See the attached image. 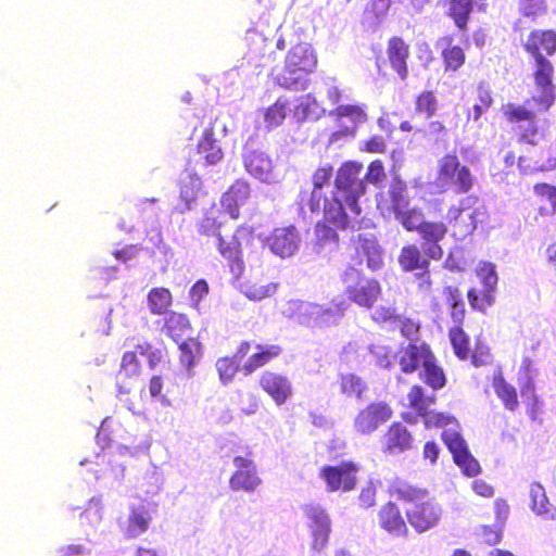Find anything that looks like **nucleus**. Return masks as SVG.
I'll list each match as a JSON object with an SVG mask.
<instances>
[{
  "instance_id": "obj_1",
  "label": "nucleus",
  "mask_w": 556,
  "mask_h": 556,
  "mask_svg": "<svg viewBox=\"0 0 556 556\" xmlns=\"http://www.w3.org/2000/svg\"><path fill=\"white\" fill-rule=\"evenodd\" d=\"M388 494L400 502L413 504L406 509L405 517L416 532L422 533L439 525L442 508L428 489L396 477L388 485Z\"/></svg>"
},
{
  "instance_id": "obj_2",
  "label": "nucleus",
  "mask_w": 556,
  "mask_h": 556,
  "mask_svg": "<svg viewBox=\"0 0 556 556\" xmlns=\"http://www.w3.org/2000/svg\"><path fill=\"white\" fill-rule=\"evenodd\" d=\"M226 223L220 215L214 212H206L197 224V230L200 236L215 238L216 250L227 262L232 273L241 274L244 269L243 248L248 247L253 240V228L245 225H239L231 235H224L223 229Z\"/></svg>"
},
{
  "instance_id": "obj_3",
  "label": "nucleus",
  "mask_w": 556,
  "mask_h": 556,
  "mask_svg": "<svg viewBox=\"0 0 556 556\" xmlns=\"http://www.w3.org/2000/svg\"><path fill=\"white\" fill-rule=\"evenodd\" d=\"M318 64L317 53L307 42L292 46L286 54L283 67L274 77L279 87L287 90H305L308 86V76L313 74Z\"/></svg>"
},
{
  "instance_id": "obj_4",
  "label": "nucleus",
  "mask_w": 556,
  "mask_h": 556,
  "mask_svg": "<svg viewBox=\"0 0 556 556\" xmlns=\"http://www.w3.org/2000/svg\"><path fill=\"white\" fill-rule=\"evenodd\" d=\"M343 293L350 303L358 307L371 309L382 295V287L378 279L367 277L354 265H348L340 274Z\"/></svg>"
},
{
  "instance_id": "obj_5",
  "label": "nucleus",
  "mask_w": 556,
  "mask_h": 556,
  "mask_svg": "<svg viewBox=\"0 0 556 556\" xmlns=\"http://www.w3.org/2000/svg\"><path fill=\"white\" fill-rule=\"evenodd\" d=\"M476 176L454 152L445 153L437 162L435 185L442 191L466 194L476 185Z\"/></svg>"
},
{
  "instance_id": "obj_6",
  "label": "nucleus",
  "mask_w": 556,
  "mask_h": 556,
  "mask_svg": "<svg viewBox=\"0 0 556 556\" xmlns=\"http://www.w3.org/2000/svg\"><path fill=\"white\" fill-rule=\"evenodd\" d=\"M408 232H417L421 239L425 254L433 260L440 261L444 256V251L440 244L448 232V227L443 220H427L421 208L406 216L402 226Z\"/></svg>"
},
{
  "instance_id": "obj_7",
  "label": "nucleus",
  "mask_w": 556,
  "mask_h": 556,
  "mask_svg": "<svg viewBox=\"0 0 556 556\" xmlns=\"http://www.w3.org/2000/svg\"><path fill=\"white\" fill-rule=\"evenodd\" d=\"M363 164L358 161H345L337 170L334 177L333 193L341 197L350 212L359 217L362 207L358 203L359 198L367 191V185L361 177Z\"/></svg>"
},
{
  "instance_id": "obj_8",
  "label": "nucleus",
  "mask_w": 556,
  "mask_h": 556,
  "mask_svg": "<svg viewBox=\"0 0 556 556\" xmlns=\"http://www.w3.org/2000/svg\"><path fill=\"white\" fill-rule=\"evenodd\" d=\"M482 215L479 198L475 194H468L462 198L457 204L448 207L446 225L452 228L453 236L456 239H465L473 233Z\"/></svg>"
},
{
  "instance_id": "obj_9",
  "label": "nucleus",
  "mask_w": 556,
  "mask_h": 556,
  "mask_svg": "<svg viewBox=\"0 0 556 556\" xmlns=\"http://www.w3.org/2000/svg\"><path fill=\"white\" fill-rule=\"evenodd\" d=\"M554 73V65L547 58L534 59L532 77L539 93L528 98L526 104L534 103L539 112H547L554 105L556 100Z\"/></svg>"
},
{
  "instance_id": "obj_10",
  "label": "nucleus",
  "mask_w": 556,
  "mask_h": 556,
  "mask_svg": "<svg viewBox=\"0 0 556 556\" xmlns=\"http://www.w3.org/2000/svg\"><path fill=\"white\" fill-rule=\"evenodd\" d=\"M502 111L505 119L510 124L527 122L526 126H519V142L532 146L538 144L540 137L543 136V131L540 130L538 125L536 113L540 112L534 103L526 104V101L523 104L507 103L503 105Z\"/></svg>"
},
{
  "instance_id": "obj_11",
  "label": "nucleus",
  "mask_w": 556,
  "mask_h": 556,
  "mask_svg": "<svg viewBox=\"0 0 556 556\" xmlns=\"http://www.w3.org/2000/svg\"><path fill=\"white\" fill-rule=\"evenodd\" d=\"M329 117L337 126V130L331 134L332 141L355 137L358 127L369 118L367 105L363 103L339 104L329 112Z\"/></svg>"
},
{
  "instance_id": "obj_12",
  "label": "nucleus",
  "mask_w": 556,
  "mask_h": 556,
  "mask_svg": "<svg viewBox=\"0 0 556 556\" xmlns=\"http://www.w3.org/2000/svg\"><path fill=\"white\" fill-rule=\"evenodd\" d=\"M361 466L354 460H343L337 465H325L319 469V478L329 493H348L358 484Z\"/></svg>"
},
{
  "instance_id": "obj_13",
  "label": "nucleus",
  "mask_w": 556,
  "mask_h": 556,
  "mask_svg": "<svg viewBox=\"0 0 556 556\" xmlns=\"http://www.w3.org/2000/svg\"><path fill=\"white\" fill-rule=\"evenodd\" d=\"M476 274L483 285V290L479 293L475 288H471L467 292V298L473 309L483 312L495 302L494 293L498 277L495 265L484 261L479 263Z\"/></svg>"
},
{
  "instance_id": "obj_14",
  "label": "nucleus",
  "mask_w": 556,
  "mask_h": 556,
  "mask_svg": "<svg viewBox=\"0 0 556 556\" xmlns=\"http://www.w3.org/2000/svg\"><path fill=\"white\" fill-rule=\"evenodd\" d=\"M392 416L393 408L386 401L370 402L357 412L353 420V428L358 434L369 435L389 421Z\"/></svg>"
},
{
  "instance_id": "obj_15",
  "label": "nucleus",
  "mask_w": 556,
  "mask_h": 556,
  "mask_svg": "<svg viewBox=\"0 0 556 556\" xmlns=\"http://www.w3.org/2000/svg\"><path fill=\"white\" fill-rule=\"evenodd\" d=\"M414 433L402 422L390 424L380 438V448L387 456H396L415 447Z\"/></svg>"
},
{
  "instance_id": "obj_16",
  "label": "nucleus",
  "mask_w": 556,
  "mask_h": 556,
  "mask_svg": "<svg viewBox=\"0 0 556 556\" xmlns=\"http://www.w3.org/2000/svg\"><path fill=\"white\" fill-rule=\"evenodd\" d=\"M232 463L236 470L229 478V488L235 492L243 491L250 493L255 491L262 483V480L257 475L252 454L235 456Z\"/></svg>"
},
{
  "instance_id": "obj_17",
  "label": "nucleus",
  "mask_w": 556,
  "mask_h": 556,
  "mask_svg": "<svg viewBox=\"0 0 556 556\" xmlns=\"http://www.w3.org/2000/svg\"><path fill=\"white\" fill-rule=\"evenodd\" d=\"M409 198L407 195V186L401 179H394L388 190V197L378 200V207L392 213L395 219L403 226L406 216L415 211L416 207L408 208Z\"/></svg>"
},
{
  "instance_id": "obj_18",
  "label": "nucleus",
  "mask_w": 556,
  "mask_h": 556,
  "mask_svg": "<svg viewBox=\"0 0 556 556\" xmlns=\"http://www.w3.org/2000/svg\"><path fill=\"white\" fill-rule=\"evenodd\" d=\"M434 355L430 345L424 341L409 342L397 352V363L403 374L419 372Z\"/></svg>"
},
{
  "instance_id": "obj_19",
  "label": "nucleus",
  "mask_w": 556,
  "mask_h": 556,
  "mask_svg": "<svg viewBox=\"0 0 556 556\" xmlns=\"http://www.w3.org/2000/svg\"><path fill=\"white\" fill-rule=\"evenodd\" d=\"M304 514L309 521L312 547L316 551L324 549L328 544L331 532V522L328 514L323 507L314 504L306 505Z\"/></svg>"
},
{
  "instance_id": "obj_20",
  "label": "nucleus",
  "mask_w": 556,
  "mask_h": 556,
  "mask_svg": "<svg viewBox=\"0 0 556 556\" xmlns=\"http://www.w3.org/2000/svg\"><path fill=\"white\" fill-rule=\"evenodd\" d=\"M142 364L137 351H126L122 355L119 368L115 376V384L119 393H129L142 376Z\"/></svg>"
},
{
  "instance_id": "obj_21",
  "label": "nucleus",
  "mask_w": 556,
  "mask_h": 556,
  "mask_svg": "<svg viewBox=\"0 0 556 556\" xmlns=\"http://www.w3.org/2000/svg\"><path fill=\"white\" fill-rule=\"evenodd\" d=\"M258 386L278 406L283 405L293 394L289 378L276 371H263L258 378Z\"/></svg>"
},
{
  "instance_id": "obj_22",
  "label": "nucleus",
  "mask_w": 556,
  "mask_h": 556,
  "mask_svg": "<svg viewBox=\"0 0 556 556\" xmlns=\"http://www.w3.org/2000/svg\"><path fill=\"white\" fill-rule=\"evenodd\" d=\"M252 194L250 185L243 179H237L220 197V206L231 219L240 217V208L244 206Z\"/></svg>"
},
{
  "instance_id": "obj_23",
  "label": "nucleus",
  "mask_w": 556,
  "mask_h": 556,
  "mask_svg": "<svg viewBox=\"0 0 556 556\" xmlns=\"http://www.w3.org/2000/svg\"><path fill=\"white\" fill-rule=\"evenodd\" d=\"M378 523L380 528L391 536L406 538L408 527L396 503L389 501L378 510Z\"/></svg>"
},
{
  "instance_id": "obj_24",
  "label": "nucleus",
  "mask_w": 556,
  "mask_h": 556,
  "mask_svg": "<svg viewBox=\"0 0 556 556\" xmlns=\"http://www.w3.org/2000/svg\"><path fill=\"white\" fill-rule=\"evenodd\" d=\"M353 248L354 258L358 264H362L365 260L371 271H378L383 267V251L375 238L358 235L353 241Z\"/></svg>"
},
{
  "instance_id": "obj_25",
  "label": "nucleus",
  "mask_w": 556,
  "mask_h": 556,
  "mask_svg": "<svg viewBox=\"0 0 556 556\" xmlns=\"http://www.w3.org/2000/svg\"><path fill=\"white\" fill-rule=\"evenodd\" d=\"M523 49L533 59L553 56L556 53V30H531L523 43Z\"/></svg>"
},
{
  "instance_id": "obj_26",
  "label": "nucleus",
  "mask_w": 556,
  "mask_h": 556,
  "mask_svg": "<svg viewBox=\"0 0 556 556\" xmlns=\"http://www.w3.org/2000/svg\"><path fill=\"white\" fill-rule=\"evenodd\" d=\"M300 236L294 226L280 227L273 230L267 238L270 251L280 256H292L299 249Z\"/></svg>"
},
{
  "instance_id": "obj_27",
  "label": "nucleus",
  "mask_w": 556,
  "mask_h": 556,
  "mask_svg": "<svg viewBox=\"0 0 556 556\" xmlns=\"http://www.w3.org/2000/svg\"><path fill=\"white\" fill-rule=\"evenodd\" d=\"M343 201L341 197L333 192L330 198H324L323 220L340 230L354 228L355 224L359 223V217H355V215L350 217L348 215L343 206Z\"/></svg>"
},
{
  "instance_id": "obj_28",
  "label": "nucleus",
  "mask_w": 556,
  "mask_h": 556,
  "mask_svg": "<svg viewBox=\"0 0 556 556\" xmlns=\"http://www.w3.org/2000/svg\"><path fill=\"white\" fill-rule=\"evenodd\" d=\"M387 58L392 71L402 80L408 77V59L410 56L409 45L400 36H392L387 42Z\"/></svg>"
},
{
  "instance_id": "obj_29",
  "label": "nucleus",
  "mask_w": 556,
  "mask_h": 556,
  "mask_svg": "<svg viewBox=\"0 0 556 556\" xmlns=\"http://www.w3.org/2000/svg\"><path fill=\"white\" fill-rule=\"evenodd\" d=\"M251 350V342L243 340L239 343L233 355L219 357L216 361V370L220 382L229 384L240 370V359L244 358Z\"/></svg>"
},
{
  "instance_id": "obj_30",
  "label": "nucleus",
  "mask_w": 556,
  "mask_h": 556,
  "mask_svg": "<svg viewBox=\"0 0 556 556\" xmlns=\"http://www.w3.org/2000/svg\"><path fill=\"white\" fill-rule=\"evenodd\" d=\"M283 352L280 344H261L255 345V352L252 353L245 363L242 365L241 370L244 376L254 374L260 368L270 364L274 359L278 358Z\"/></svg>"
},
{
  "instance_id": "obj_31",
  "label": "nucleus",
  "mask_w": 556,
  "mask_h": 556,
  "mask_svg": "<svg viewBox=\"0 0 556 556\" xmlns=\"http://www.w3.org/2000/svg\"><path fill=\"white\" fill-rule=\"evenodd\" d=\"M475 4L476 0H444L446 15L454 22V25L460 33L468 30Z\"/></svg>"
},
{
  "instance_id": "obj_32",
  "label": "nucleus",
  "mask_w": 556,
  "mask_h": 556,
  "mask_svg": "<svg viewBox=\"0 0 556 556\" xmlns=\"http://www.w3.org/2000/svg\"><path fill=\"white\" fill-rule=\"evenodd\" d=\"M337 383L339 392L348 399L362 401L368 391L367 382L355 372L339 374Z\"/></svg>"
},
{
  "instance_id": "obj_33",
  "label": "nucleus",
  "mask_w": 556,
  "mask_h": 556,
  "mask_svg": "<svg viewBox=\"0 0 556 556\" xmlns=\"http://www.w3.org/2000/svg\"><path fill=\"white\" fill-rule=\"evenodd\" d=\"M430 258L414 243L404 245L397 256V263L403 271H415L430 267Z\"/></svg>"
},
{
  "instance_id": "obj_34",
  "label": "nucleus",
  "mask_w": 556,
  "mask_h": 556,
  "mask_svg": "<svg viewBox=\"0 0 556 556\" xmlns=\"http://www.w3.org/2000/svg\"><path fill=\"white\" fill-rule=\"evenodd\" d=\"M162 329L173 341L179 343L192 330V326L186 314L172 311L164 317Z\"/></svg>"
},
{
  "instance_id": "obj_35",
  "label": "nucleus",
  "mask_w": 556,
  "mask_h": 556,
  "mask_svg": "<svg viewBox=\"0 0 556 556\" xmlns=\"http://www.w3.org/2000/svg\"><path fill=\"white\" fill-rule=\"evenodd\" d=\"M241 292L251 301H262L274 295L278 283L264 278H250L240 287Z\"/></svg>"
},
{
  "instance_id": "obj_36",
  "label": "nucleus",
  "mask_w": 556,
  "mask_h": 556,
  "mask_svg": "<svg viewBox=\"0 0 556 556\" xmlns=\"http://www.w3.org/2000/svg\"><path fill=\"white\" fill-rule=\"evenodd\" d=\"M333 175V167L330 164H325L316 168L312 176L313 190L308 200V207L311 212L320 211V201L323 199L321 189L327 185Z\"/></svg>"
},
{
  "instance_id": "obj_37",
  "label": "nucleus",
  "mask_w": 556,
  "mask_h": 556,
  "mask_svg": "<svg viewBox=\"0 0 556 556\" xmlns=\"http://www.w3.org/2000/svg\"><path fill=\"white\" fill-rule=\"evenodd\" d=\"M392 0H368L362 13V23L368 27H378L388 16Z\"/></svg>"
},
{
  "instance_id": "obj_38",
  "label": "nucleus",
  "mask_w": 556,
  "mask_h": 556,
  "mask_svg": "<svg viewBox=\"0 0 556 556\" xmlns=\"http://www.w3.org/2000/svg\"><path fill=\"white\" fill-rule=\"evenodd\" d=\"M492 386L496 396L502 401L505 409L515 412L519 407L516 388L506 381L501 371L493 376Z\"/></svg>"
},
{
  "instance_id": "obj_39",
  "label": "nucleus",
  "mask_w": 556,
  "mask_h": 556,
  "mask_svg": "<svg viewBox=\"0 0 556 556\" xmlns=\"http://www.w3.org/2000/svg\"><path fill=\"white\" fill-rule=\"evenodd\" d=\"M244 166L247 170L261 180H267L271 170V160L261 151H250L244 156Z\"/></svg>"
},
{
  "instance_id": "obj_40",
  "label": "nucleus",
  "mask_w": 556,
  "mask_h": 556,
  "mask_svg": "<svg viewBox=\"0 0 556 556\" xmlns=\"http://www.w3.org/2000/svg\"><path fill=\"white\" fill-rule=\"evenodd\" d=\"M198 152L203 155L206 164L215 165L223 160L224 153L214 138V127H207L199 140Z\"/></svg>"
},
{
  "instance_id": "obj_41",
  "label": "nucleus",
  "mask_w": 556,
  "mask_h": 556,
  "mask_svg": "<svg viewBox=\"0 0 556 556\" xmlns=\"http://www.w3.org/2000/svg\"><path fill=\"white\" fill-rule=\"evenodd\" d=\"M444 40L446 47L441 51L443 68L445 73H455L464 66L466 53L460 46L453 45L452 37H445Z\"/></svg>"
},
{
  "instance_id": "obj_42",
  "label": "nucleus",
  "mask_w": 556,
  "mask_h": 556,
  "mask_svg": "<svg viewBox=\"0 0 556 556\" xmlns=\"http://www.w3.org/2000/svg\"><path fill=\"white\" fill-rule=\"evenodd\" d=\"M531 508L536 514L545 519L556 518V507L553 506L545 493L544 488L540 483H532L530 485Z\"/></svg>"
},
{
  "instance_id": "obj_43",
  "label": "nucleus",
  "mask_w": 556,
  "mask_h": 556,
  "mask_svg": "<svg viewBox=\"0 0 556 556\" xmlns=\"http://www.w3.org/2000/svg\"><path fill=\"white\" fill-rule=\"evenodd\" d=\"M418 376L433 391L443 389L447 381L444 369L438 364L435 354L418 372Z\"/></svg>"
},
{
  "instance_id": "obj_44",
  "label": "nucleus",
  "mask_w": 556,
  "mask_h": 556,
  "mask_svg": "<svg viewBox=\"0 0 556 556\" xmlns=\"http://www.w3.org/2000/svg\"><path fill=\"white\" fill-rule=\"evenodd\" d=\"M407 401L408 407L420 417L426 415L430 406L437 402V396L434 394H427L420 384H414L407 393Z\"/></svg>"
},
{
  "instance_id": "obj_45",
  "label": "nucleus",
  "mask_w": 556,
  "mask_h": 556,
  "mask_svg": "<svg viewBox=\"0 0 556 556\" xmlns=\"http://www.w3.org/2000/svg\"><path fill=\"white\" fill-rule=\"evenodd\" d=\"M439 109L438 98L432 90H422L419 92L414 100V112L416 115L430 119L432 118Z\"/></svg>"
},
{
  "instance_id": "obj_46",
  "label": "nucleus",
  "mask_w": 556,
  "mask_h": 556,
  "mask_svg": "<svg viewBox=\"0 0 556 556\" xmlns=\"http://www.w3.org/2000/svg\"><path fill=\"white\" fill-rule=\"evenodd\" d=\"M148 306L153 315H163L173 303V295L167 288H152L148 293Z\"/></svg>"
},
{
  "instance_id": "obj_47",
  "label": "nucleus",
  "mask_w": 556,
  "mask_h": 556,
  "mask_svg": "<svg viewBox=\"0 0 556 556\" xmlns=\"http://www.w3.org/2000/svg\"><path fill=\"white\" fill-rule=\"evenodd\" d=\"M179 361L187 369L192 368L202 356V345L193 338L179 341Z\"/></svg>"
},
{
  "instance_id": "obj_48",
  "label": "nucleus",
  "mask_w": 556,
  "mask_h": 556,
  "mask_svg": "<svg viewBox=\"0 0 556 556\" xmlns=\"http://www.w3.org/2000/svg\"><path fill=\"white\" fill-rule=\"evenodd\" d=\"M287 98L279 97L264 113V122L267 128H276L282 125L289 111Z\"/></svg>"
},
{
  "instance_id": "obj_49",
  "label": "nucleus",
  "mask_w": 556,
  "mask_h": 556,
  "mask_svg": "<svg viewBox=\"0 0 556 556\" xmlns=\"http://www.w3.org/2000/svg\"><path fill=\"white\" fill-rule=\"evenodd\" d=\"M151 516L148 511L132 508L128 517V525L126 529L127 538L134 539L148 531Z\"/></svg>"
},
{
  "instance_id": "obj_50",
  "label": "nucleus",
  "mask_w": 556,
  "mask_h": 556,
  "mask_svg": "<svg viewBox=\"0 0 556 556\" xmlns=\"http://www.w3.org/2000/svg\"><path fill=\"white\" fill-rule=\"evenodd\" d=\"M448 339L452 344L454 354L460 361H465L469 356V337L464 331L463 326H454L448 330Z\"/></svg>"
},
{
  "instance_id": "obj_51",
  "label": "nucleus",
  "mask_w": 556,
  "mask_h": 556,
  "mask_svg": "<svg viewBox=\"0 0 556 556\" xmlns=\"http://www.w3.org/2000/svg\"><path fill=\"white\" fill-rule=\"evenodd\" d=\"M518 10L522 16L535 21L547 12V3L546 0H519Z\"/></svg>"
},
{
  "instance_id": "obj_52",
  "label": "nucleus",
  "mask_w": 556,
  "mask_h": 556,
  "mask_svg": "<svg viewBox=\"0 0 556 556\" xmlns=\"http://www.w3.org/2000/svg\"><path fill=\"white\" fill-rule=\"evenodd\" d=\"M271 46L267 39L257 36L251 40L249 48V55L252 61H255L258 65L263 63V61L270 56Z\"/></svg>"
},
{
  "instance_id": "obj_53",
  "label": "nucleus",
  "mask_w": 556,
  "mask_h": 556,
  "mask_svg": "<svg viewBox=\"0 0 556 556\" xmlns=\"http://www.w3.org/2000/svg\"><path fill=\"white\" fill-rule=\"evenodd\" d=\"M441 438L448 451L452 453L453 458L468 450L463 437L454 430H444Z\"/></svg>"
},
{
  "instance_id": "obj_54",
  "label": "nucleus",
  "mask_w": 556,
  "mask_h": 556,
  "mask_svg": "<svg viewBox=\"0 0 556 556\" xmlns=\"http://www.w3.org/2000/svg\"><path fill=\"white\" fill-rule=\"evenodd\" d=\"M337 228L332 225L326 223L325 220H320L315 226V236L316 240L320 245L325 244H337L339 242V235L337 233Z\"/></svg>"
},
{
  "instance_id": "obj_55",
  "label": "nucleus",
  "mask_w": 556,
  "mask_h": 556,
  "mask_svg": "<svg viewBox=\"0 0 556 556\" xmlns=\"http://www.w3.org/2000/svg\"><path fill=\"white\" fill-rule=\"evenodd\" d=\"M386 179L387 173L382 161H371L367 166V172L364 178L365 182L371 184L376 187H380Z\"/></svg>"
},
{
  "instance_id": "obj_56",
  "label": "nucleus",
  "mask_w": 556,
  "mask_h": 556,
  "mask_svg": "<svg viewBox=\"0 0 556 556\" xmlns=\"http://www.w3.org/2000/svg\"><path fill=\"white\" fill-rule=\"evenodd\" d=\"M416 132L420 134L424 138L434 140L438 142L447 136V127L439 119L430 121L425 128H418Z\"/></svg>"
},
{
  "instance_id": "obj_57",
  "label": "nucleus",
  "mask_w": 556,
  "mask_h": 556,
  "mask_svg": "<svg viewBox=\"0 0 556 556\" xmlns=\"http://www.w3.org/2000/svg\"><path fill=\"white\" fill-rule=\"evenodd\" d=\"M135 351H137V354L139 353L140 355L147 357L149 367L152 369L160 365L163 361L162 351L160 349H154L149 341L138 343L135 346Z\"/></svg>"
},
{
  "instance_id": "obj_58",
  "label": "nucleus",
  "mask_w": 556,
  "mask_h": 556,
  "mask_svg": "<svg viewBox=\"0 0 556 556\" xmlns=\"http://www.w3.org/2000/svg\"><path fill=\"white\" fill-rule=\"evenodd\" d=\"M453 459L462 468L464 475L468 477H475L481 471L480 464L473 458L468 450Z\"/></svg>"
},
{
  "instance_id": "obj_59",
  "label": "nucleus",
  "mask_w": 556,
  "mask_h": 556,
  "mask_svg": "<svg viewBox=\"0 0 556 556\" xmlns=\"http://www.w3.org/2000/svg\"><path fill=\"white\" fill-rule=\"evenodd\" d=\"M364 153L383 154L387 151V141L382 135H372L359 144Z\"/></svg>"
},
{
  "instance_id": "obj_60",
  "label": "nucleus",
  "mask_w": 556,
  "mask_h": 556,
  "mask_svg": "<svg viewBox=\"0 0 556 556\" xmlns=\"http://www.w3.org/2000/svg\"><path fill=\"white\" fill-rule=\"evenodd\" d=\"M556 168V142H552L548 147L546 156L543 153L538 155L535 161L536 170H552Z\"/></svg>"
},
{
  "instance_id": "obj_61",
  "label": "nucleus",
  "mask_w": 556,
  "mask_h": 556,
  "mask_svg": "<svg viewBox=\"0 0 556 556\" xmlns=\"http://www.w3.org/2000/svg\"><path fill=\"white\" fill-rule=\"evenodd\" d=\"M424 420V426L427 429L431 428H442L448 425L452 421V417L445 415L444 413H435L430 409L427 410L426 415L420 416Z\"/></svg>"
},
{
  "instance_id": "obj_62",
  "label": "nucleus",
  "mask_w": 556,
  "mask_h": 556,
  "mask_svg": "<svg viewBox=\"0 0 556 556\" xmlns=\"http://www.w3.org/2000/svg\"><path fill=\"white\" fill-rule=\"evenodd\" d=\"M377 490L372 483H368L362 488L358 496L357 504L359 508L367 509L376 505Z\"/></svg>"
},
{
  "instance_id": "obj_63",
  "label": "nucleus",
  "mask_w": 556,
  "mask_h": 556,
  "mask_svg": "<svg viewBox=\"0 0 556 556\" xmlns=\"http://www.w3.org/2000/svg\"><path fill=\"white\" fill-rule=\"evenodd\" d=\"M371 319L377 324H384L400 320V317L396 315L394 307L380 306L371 314Z\"/></svg>"
},
{
  "instance_id": "obj_64",
  "label": "nucleus",
  "mask_w": 556,
  "mask_h": 556,
  "mask_svg": "<svg viewBox=\"0 0 556 556\" xmlns=\"http://www.w3.org/2000/svg\"><path fill=\"white\" fill-rule=\"evenodd\" d=\"M416 281H417V290L418 292L428 295L432 291L433 281L431 278V274L429 268L421 269L420 273H417L415 275Z\"/></svg>"
}]
</instances>
